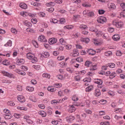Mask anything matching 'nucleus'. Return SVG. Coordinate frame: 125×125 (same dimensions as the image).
<instances>
[{"instance_id": "obj_1", "label": "nucleus", "mask_w": 125, "mask_h": 125, "mask_svg": "<svg viewBox=\"0 0 125 125\" xmlns=\"http://www.w3.org/2000/svg\"><path fill=\"white\" fill-rule=\"evenodd\" d=\"M1 73L3 74L4 75L7 76L10 78H15V77L14 75L11 73H9L8 72H6L5 71H2L1 72Z\"/></svg>"}, {"instance_id": "obj_2", "label": "nucleus", "mask_w": 125, "mask_h": 125, "mask_svg": "<svg viewBox=\"0 0 125 125\" xmlns=\"http://www.w3.org/2000/svg\"><path fill=\"white\" fill-rule=\"evenodd\" d=\"M106 18L104 17H101L100 18H98L97 20V21L99 23H102L106 22Z\"/></svg>"}, {"instance_id": "obj_3", "label": "nucleus", "mask_w": 125, "mask_h": 125, "mask_svg": "<svg viewBox=\"0 0 125 125\" xmlns=\"http://www.w3.org/2000/svg\"><path fill=\"white\" fill-rule=\"evenodd\" d=\"M38 40L39 41L44 42H47V40L45 39V37L43 35L40 36L38 38Z\"/></svg>"}, {"instance_id": "obj_4", "label": "nucleus", "mask_w": 125, "mask_h": 125, "mask_svg": "<svg viewBox=\"0 0 125 125\" xmlns=\"http://www.w3.org/2000/svg\"><path fill=\"white\" fill-rule=\"evenodd\" d=\"M67 121L68 123H70L71 121L75 119V117L72 115H70L66 118Z\"/></svg>"}, {"instance_id": "obj_5", "label": "nucleus", "mask_w": 125, "mask_h": 125, "mask_svg": "<svg viewBox=\"0 0 125 125\" xmlns=\"http://www.w3.org/2000/svg\"><path fill=\"white\" fill-rule=\"evenodd\" d=\"M57 41L56 39L54 38H52L49 39V43L50 44H52L56 43Z\"/></svg>"}, {"instance_id": "obj_6", "label": "nucleus", "mask_w": 125, "mask_h": 125, "mask_svg": "<svg viewBox=\"0 0 125 125\" xmlns=\"http://www.w3.org/2000/svg\"><path fill=\"white\" fill-rule=\"evenodd\" d=\"M18 99L20 102L23 103L25 101V99L24 96L22 95H20L18 97Z\"/></svg>"}, {"instance_id": "obj_7", "label": "nucleus", "mask_w": 125, "mask_h": 125, "mask_svg": "<svg viewBox=\"0 0 125 125\" xmlns=\"http://www.w3.org/2000/svg\"><path fill=\"white\" fill-rule=\"evenodd\" d=\"M115 26L117 28H120L123 26V23L122 22H118L116 23Z\"/></svg>"}, {"instance_id": "obj_8", "label": "nucleus", "mask_w": 125, "mask_h": 125, "mask_svg": "<svg viewBox=\"0 0 125 125\" xmlns=\"http://www.w3.org/2000/svg\"><path fill=\"white\" fill-rule=\"evenodd\" d=\"M87 52L89 54L93 55L95 54L96 52L95 51L93 50V49H90L88 50Z\"/></svg>"}, {"instance_id": "obj_9", "label": "nucleus", "mask_w": 125, "mask_h": 125, "mask_svg": "<svg viewBox=\"0 0 125 125\" xmlns=\"http://www.w3.org/2000/svg\"><path fill=\"white\" fill-rule=\"evenodd\" d=\"M94 83L98 84L101 85L102 84L103 81L101 79H95L94 80Z\"/></svg>"}, {"instance_id": "obj_10", "label": "nucleus", "mask_w": 125, "mask_h": 125, "mask_svg": "<svg viewBox=\"0 0 125 125\" xmlns=\"http://www.w3.org/2000/svg\"><path fill=\"white\" fill-rule=\"evenodd\" d=\"M93 86L91 85L87 87L86 89V91L87 92H89L92 90L93 89Z\"/></svg>"}, {"instance_id": "obj_11", "label": "nucleus", "mask_w": 125, "mask_h": 125, "mask_svg": "<svg viewBox=\"0 0 125 125\" xmlns=\"http://www.w3.org/2000/svg\"><path fill=\"white\" fill-rule=\"evenodd\" d=\"M81 41L82 42H83L87 43L90 41L89 39L87 38H81Z\"/></svg>"}, {"instance_id": "obj_12", "label": "nucleus", "mask_w": 125, "mask_h": 125, "mask_svg": "<svg viewBox=\"0 0 125 125\" xmlns=\"http://www.w3.org/2000/svg\"><path fill=\"white\" fill-rule=\"evenodd\" d=\"M108 7L112 9H115L116 7L115 5L113 3H109L108 4Z\"/></svg>"}, {"instance_id": "obj_13", "label": "nucleus", "mask_w": 125, "mask_h": 125, "mask_svg": "<svg viewBox=\"0 0 125 125\" xmlns=\"http://www.w3.org/2000/svg\"><path fill=\"white\" fill-rule=\"evenodd\" d=\"M42 56L45 58H47L49 56V52H43L41 54Z\"/></svg>"}, {"instance_id": "obj_14", "label": "nucleus", "mask_w": 125, "mask_h": 125, "mask_svg": "<svg viewBox=\"0 0 125 125\" xmlns=\"http://www.w3.org/2000/svg\"><path fill=\"white\" fill-rule=\"evenodd\" d=\"M12 117V115L10 113H7L4 116L5 118L6 119H10Z\"/></svg>"}, {"instance_id": "obj_15", "label": "nucleus", "mask_w": 125, "mask_h": 125, "mask_svg": "<svg viewBox=\"0 0 125 125\" xmlns=\"http://www.w3.org/2000/svg\"><path fill=\"white\" fill-rule=\"evenodd\" d=\"M112 38L113 40L115 41L119 40L120 38L118 34H115L114 35Z\"/></svg>"}, {"instance_id": "obj_16", "label": "nucleus", "mask_w": 125, "mask_h": 125, "mask_svg": "<svg viewBox=\"0 0 125 125\" xmlns=\"http://www.w3.org/2000/svg\"><path fill=\"white\" fill-rule=\"evenodd\" d=\"M20 6L21 8L26 9L27 8V5L24 3H21L20 4Z\"/></svg>"}, {"instance_id": "obj_17", "label": "nucleus", "mask_w": 125, "mask_h": 125, "mask_svg": "<svg viewBox=\"0 0 125 125\" xmlns=\"http://www.w3.org/2000/svg\"><path fill=\"white\" fill-rule=\"evenodd\" d=\"M95 94L97 97H98L100 95L101 93L99 89H96L95 90Z\"/></svg>"}, {"instance_id": "obj_18", "label": "nucleus", "mask_w": 125, "mask_h": 125, "mask_svg": "<svg viewBox=\"0 0 125 125\" xmlns=\"http://www.w3.org/2000/svg\"><path fill=\"white\" fill-rule=\"evenodd\" d=\"M15 71L16 72L18 73L19 74L22 75H24L25 74V73L23 71H20L18 69L16 70Z\"/></svg>"}, {"instance_id": "obj_19", "label": "nucleus", "mask_w": 125, "mask_h": 125, "mask_svg": "<svg viewBox=\"0 0 125 125\" xmlns=\"http://www.w3.org/2000/svg\"><path fill=\"white\" fill-rule=\"evenodd\" d=\"M92 65V62L91 61H87L85 62V65L87 67H89Z\"/></svg>"}, {"instance_id": "obj_20", "label": "nucleus", "mask_w": 125, "mask_h": 125, "mask_svg": "<svg viewBox=\"0 0 125 125\" xmlns=\"http://www.w3.org/2000/svg\"><path fill=\"white\" fill-rule=\"evenodd\" d=\"M107 67L109 66L110 68H114L115 66V64L114 63H108L106 65Z\"/></svg>"}, {"instance_id": "obj_21", "label": "nucleus", "mask_w": 125, "mask_h": 125, "mask_svg": "<svg viewBox=\"0 0 125 125\" xmlns=\"http://www.w3.org/2000/svg\"><path fill=\"white\" fill-rule=\"evenodd\" d=\"M38 113L43 117H45L46 116V113L43 111H40L38 112Z\"/></svg>"}, {"instance_id": "obj_22", "label": "nucleus", "mask_w": 125, "mask_h": 125, "mask_svg": "<svg viewBox=\"0 0 125 125\" xmlns=\"http://www.w3.org/2000/svg\"><path fill=\"white\" fill-rule=\"evenodd\" d=\"M30 60H31V62L33 63H35L37 61V58L35 57L34 55Z\"/></svg>"}, {"instance_id": "obj_23", "label": "nucleus", "mask_w": 125, "mask_h": 125, "mask_svg": "<svg viewBox=\"0 0 125 125\" xmlns=\"http://www.w3.org/2000/svg\"><path fill=\"white\" fill-rule=\"evenodd\" d=\"M112 55V53L111 51H108L106 52L105 53L104 55L106 56H109Z\"/></svg>"}, {"instance_id": "obj_24", "label": "nucleus", "mask_w": 125, "mask_h": 125, "mask_svg": "<svg viewBox=\"0 0 125 125\" xmlns=\"http://www.w3.org/2000/svg\"><path fill=\"white\" fill-rule=\"evenodd\" d=\"M48 64L50 66L54 67L55 66V64L52 61H51L48 62Z\"/></svg>"}, {"instance_id": "obj_25", "label": "nucleus", "mask_w": 125, "mask_h": 125, "mask_svg": "<svg viewBox=\"0 0 125 125\" xmlns=\"http://www.w3.org/2000/svg\"><path fill=\"white\" fill-rule=\"evenodd\" d=\"M60 100H53L51 101V103L53 104H56L57 103H59Z\"/></svg>"}, {"instance_id": "obj_26", "label": "nucleus", "mask_w": 125, "mask_h": 125, "mask_svg": "<svg viewBox=\"0 0 125 125\" xmlns=\"http://www.w3.org/2000/svg\"><path fill=\"white\" fill-rule=\"evenodd\" d=\"M24 60L23 59H18L16 62L17 64L18 65H21L20 63L22 64L23 63Z\"/></svg>"}, {"instance_id": "obj_27", "label": "nucleus", "mask_w": 125, "mask_h": 125, "mask_svg": "<svg viewBox=\"0 0 125 125\" xmlns=\"http://www.w3.org/2000/svg\"><path fill=\"white\" fill-rule=\"evenodd\" d=\"M73 57H76L79 55V53L77 50H75L73 51Z\"/></svg>"}, {"instance_id": "obj_28", "label": "nucleus", "mask_w": 125, "mask_h": 125, "mask_svg": "<svg viewBox=\"0 0 125 125\" xmlns=\"http://www.w3.org/2000/svg\"><path fill=\"white\" fill-rule=\"evenodd\" d=\"M46 5L47 6H54L55 5V3L54 2H50L46 3Z\"/></svg>"}, {"instance_id": "obj_29", "label": "nucleus", "mask_w": 125, "mask_h": 125, "mask_svg": "<svg viewBox=\"0 0 125 125\" xmlns=\"http://www.w3.org/2000/svg\"><path fill=\"white\" fill-rule=\"evenodd\" d=\"M26 89L29 92H32L34 90V88L33 87H30L29 86H27L26 87Z\"/></svg>"}, {"instance_id": "obj_30", "label": "nucleus", "mask_w": 125, "mask_h": 125, "mask_svg": "<svg viewBox=\"0 0 125 125\" xmlns=\"http://www.w3.org/2000/svg\"><path fill=\"white\" fill-rule=\"evenodd\" d=\"M7 104L8 105L11 106H13L15 105V104L14 103L11 101H8L7 102Z\"/></svg>"}, {"instance_id": "obj_31", "label": "nucleus", "mask_w": 125, "mask_h": 125, "mask_svg": "<svg viewBox=\"0 0 125 125\" xmlns=\"http://www.w3.org/2000/svg\"><path fill=\"white\" fill-rule=\"evenodd\" d=\"M116 73L115 72H113L112 73H110V74L109 76V78L111 79H112L114 78L116 76Z\"/></svg>"}, {"instance_id": "obj_32", "label": "nucleus", "mask_w": 125, "mask_h": 125, "mask_svg": "<svg viewBox=\"0 0 125 125\" xmlns=\"http://www.w3.org/2000/svg\"><path fill=\"white\" fill-rule=\"evenodd\" d=\"M42 76L43 77L47 78H49L50 77V75L47 73H44L42 74Z\"/></svg>"}, {"instance_id": "obj_33", "label": "nucleus", "mask_w": 125, "mask_h": 125, "mask_svg": "<svg viewBox=\"0 0 125 125\" xmlns=\"http://www.w3.org/2000/svg\"><path fill=\"white\" fill-rule=\"evenodd\" d=\"M79 28H80L82 29H86L87 28V27L86 25L83 24L79 26Z\"/></svg>"}, {"instance_id": "obj_34", "label": "nucleus", "mask_w": 125, "mask_h": 125, "mask_svg": "<svg viewBox=\"0 0 125 125\" xmlns=\"http://www.w3.org/2000/svg\"><path fill=\"white\" fill-rule=\"evenodd\" d=\"M17 109H20V110H24L25 111H26L27 110V108L26 107H19L18 106L17 107Z\"/></svg>"}, {"instance_id": "obj_35", "label": "nucleus", "mask_w": 125, "mask_h": 125, "mask_svg": "<svg viewBox=\"0 0 125 125\" xmlns=\"http://www.w3.org/2000/svg\"><path fill=\"white\" fill-rule=\"evenodd\" d=\"M2 63L3 64L5 65H8L10 64L9 62L7 60H5L3 61Z\"/></svg>"}, {"instance_id": "obj_36", "label": "nucleus", "mask_w": 125, "mask_h": 125, "mask_svg": "<svg viewBox=\"0 0 125 125\" xmlns=\"http://www.w3.org/2000/svg\"><path fill=\"white\" fill-rule=\"evenodd\" d=\"M12 45V42L10 40H9L8 41L7 43L4 45V46H10Z\"/></svg>"}, {"instance_id": "obj_37", "label": "nucleus", "mask_w": 125, "mask_h": 125, "mask_svg": "<svg viewBox=\"0 0 125 125\" xmlns=\"http://www.w3.org/2000/svg\"><path fill=\"white\" fill-rule=\"evenodd\" d=\"M60 66L62 67H64L67 64L66 63H65L63 62H62L59 63Z\"/></svg>"}, {"instance_id": "obj_38", "label": "nucleus", "mask_w": 125, "mask_h": 125, "mask_svg": "<svg viewBox=\"0 0 125 125\" xmlns=\"http://www.w3.org/2000/svg\"><path fill=\"white\" fill-rule=\"evenodd\" d=\"M91 79L90 78H86L83 79V81L85 82H91Z\"/></svg>"}, {"instance_id": "obj_39", "label": "nucleus", "mask_w": 125, "mask_h": 125, "mask_svg": "<svg viewBox=\"0 0 125 125\" xmlns=\"http://www.w3.org/2000/svg\"><path fill=\"white\" fill-rule=\"evenodd\" d=\"M107 101L106 100H104L102 99L100 100L99 102L101 104H106Z\"/></svg>"}, {"instance_id": "obj_40", "label": "nucleus", "mask_w": 125, "mask_h": 125, "mask_svg": "<svg viewBox=\"0 0 125 125\" xmlns=\"http://www.w3.org/2000/svg\"><path fill=\"white\" fill-rule=\"evenodd\" d=\"M59 22L61 24H63L65 22V20L64 18H60L59 19Z\"/></svg>"}, {"instance_id": "obj_41", "label": "nucleus", "mask_w": 125, "mask_h": 125, "mask_svg": "<svg viewBox=\"0 0 125 125\" xmlns=\"http://www.w3.org/2000/svg\"><path fill=\"white\" fill-rule=\"evenodd\" d=\"M20 14L21 15L24 17L26 16H27V14L26 12H24L22 11L20 13Z\"/></svg>"}, {"instance_id": "obj_42", "label": "nucleus", "mask_w": 125, "mask_h": 125, "mask_svg": "<svg viewBox=\"0 0 125 125\" xmlns=\"http://www.w3.org/2000/svg\"><path fill=\"white\" fill-rule=\"evenodd\" d=\"M50 21L51 22H52L54 23H56L58 21L57 20L55 19H53L50 20Z\"/></svg>"}, {"instance_id": "obj_43", "label": "nucleus", "mask_w": 125, "mask_h": 125, "mask_svg": "<svg viewBox=\"0 0 125 125\" xmlns=\"http://www.w3.org/2000/svg\"><path fill=\"white\" fill-rule=\"evenodd\" d=\"M90 30L91 31L93 32H96L98 31V29L96 28H90Z\"/></svg>"}, {"instance_id": "obj_44", "label": "nucleus", "mask_w": 125, "mask_h": 125, "mask_svg": "<svg viewBox=\"0 0 125 125\" xmlns=\"http://www.w3.org/2000/svg\"><path fill=\"white\" fill-rule=\"evenodd\" d=\"M25 25L29 27H31L32 26L31 23L28 22H25Z\"/></svg>"}, {"instance_id": "obj_45", "label": "nucleus", "mask_w": 125, "mask_h": 125, "mask_svg": "<svg viewBox=\"0 0 125 125\" xmlns=\"http://www.w3.org/2000/svg\"><path fill=\"white\" fill-rule=\"evenodd\" d=\"M116 54L117 56H120L122 55V53L121 52V51L118 50L116 51Z\"/></svg>"}, {"instance_id": "obj_46", "label": "nucleus", "mask_w": 125, "mask_h": 125, "mask_svg": "<svg viewBox=\"0 0 125 125\" xmlns=\"http://www.w3.org/2000/svg\"><path fill=\"white\" fill-rule=\"evenodd\" d=\"M101 125H110L109 122H104L100 123Z\"/></svg>"}, {"instance_id": "obj_47", "label": "nucleus", "mask_w": 125, "mask_h": 125, "mask_svg": "<svg viewBox=\"0 0 125 125\" xmlns=\"http://www.w3.org/2000/svg\"><path fill=\"white\" fill-rule=\"evenodd\" d=\"M121 7L123 9V10L124 11H125V3H123L120 4Z\"/></svg>"}, {"instance_id": "obj_48", "label": "nucleus", "mask_w": 125, "mask_h": 125, "mask_svg": "<svg viewBox=\"0 0 125 125\" xmlns=\"http://www.w3.org/2000/svg\"><path fill=\"white\" fill-rule=\"evenodd\" d=\"M32 43L35 47L37 48L38 47V44L35 41H33L32 42Z\"/></svg>"}, {"instance_id": "obj_49", "label": "nucleus", "mask_w": 125, "mask_h": 125, "mask_svg": "<svg viewBox=\"0 0 125 125\" xmlns=\"http://www.w3.org/2000/svg\"><path fill=\"white\" fill-rule=\"evenodd\" d=\"M32 67L35 68L36 70H39L40 68V65H33L32 66Z\"/></svg>"}, {"instance_id": "obj_50", "label": "nucleus", "mask_w": 125, "mask_h": 125, "mask_svg": "<svg viewBox=\"0 0 125 125\" xmlns=\"http://www.w3.org/2000/svg\"><path fill=\"white\" fill-rule=\"evenodd\" d=\"M54 84V86L57 88H59L60 87H61L62 86V84L60 83H56Z\"/></svg>"}, {"instance_id": "obj_51", "label": "nucleus", "mask_w": 125, "mask_h": 125, "mask_svg": "<svg viewBox=\"0 0 125 125\" xmlns=\"http://www.w3.org/2000/svg\"><path fill=\"white\" fill-rule=\"evenodd\" d=\"M72 100L74 101H76L78 100V98L75 96H73L72 98Z\"/></svg>"}, {"instance_id": "obj_52", "label": "nucleus", "mask_w": 125, "mask_h": 125, "mask_svg": "<svg viewBox=\"0 0 125 125\" xmlns=\"http://www.w3.org/2000/svg\"><path fill=\"white\" fill-rule=\"evenodd\" d=\"M81 78L79 75L77 76H75V80L77 81L80 80Z\"/></svg>"}, {"instance_id": "obj_53", "label": "nucleus", "mask_w": 125, "mask_h": 125, "mask_svg": "<svg viewBox=\"0 0 125 125\" xmlns=\"http://www.w3.org/2000/svg\"><path fill=\"white\" fill-rule=\"evenodd\" d=\"M64 47L66 48L67 49H70L72 47V46L71 45H64Z\"/></svg>"}, {"instance_id": "obj_54", "label": "nucleus", "mask_w": 125, "mask_h": 125, "mask_svg": "<svg viewBox=\"0 0 125 125\" xmlns=\"http://www.w3.org/2000/svg\"><path fill=\"white\" fill-rule=\"evenodd\" d=\"M21 67L22 70L23 71H26L28 69V68H27V67L24 66L22 65L21 66Z\"/></svg>"}, {"instance_id": "obj_55", "label": "nucleus", "mask_w": 125, "mask_h": 125, "mask_svg": "<svg viewBox=\"0 0 125 125\" xmlns=\"http://www.w3.org/2000/svg\"><path fill=\"white\" fill-rule=\"evenodd\" d=\"M76 60L77 61H78L79 62H83V58L80 57L77 58L76 59Z\"/></svg>"}, {"instance_id": "obj_56", "label": "nucleus", "mask_w": 125, "mask_h": 125, "mask_svg": "<svg viewBox=\"0 0 125 125\" xmlns=\"http://www.w3.org/2000/svg\"><path fill=\"white\" fill-rule=\"evenodd\" d=\"M59 41L60 43L62 45H65L64 41L63 39L61 38L59 40Z\"/></svg>"}, {"instance_id": "obj_57", "label": "nucleus", "mask_w": 125, "mask_h": 125, "mask_svg": "<svg viewBox=\"0 0 125 125\" xmlns=\"http://www.w3.org/2000/svg\"><path fill=\"white\" fill-rule=\"evenodd\" d=\"M47 11L49 12H52L54 10V9L53 8H51L47 10Z\"/></svg>"}, {"instance_id": "obj_58", "label": "nucleus", "mask_w": 125, "mask_h": 125, "mask_svg": "<svg viewBox=\"0 0 125 125\" xmlns=\"http://www.w3.org/2000/svg\"><path fill=\"white\" fill-rule=\"evenodd\" d=\"M80 17V16L79 15H75L73 16V18L74 19H78Z\"/></svg>"}, {"instance_id": "obj_59", "label": "nucleus", "mask_w": 125, "mask_h": 125, "mask_svg": "<svg viewBox=\"0 0 125 125\" xmlns=\"http://www.w3.org/2000/svg\"><path fill=\"white\" fill-rule=\"evenodd\" d=\"M105 11L104 10H98L99 13L100 14H103Z\"/></svg>"}, {"instance_id": "obj_60", "label": "nucleus", "mask_w": 125, "mask_h": 125, "mask_svg": "<svg viewBox=\"0 0 125 125\" xmlns=\"http://www.w3.org/2000/svg\"><path fill=\"white\" fill-rule=\"evenodd\" d=\"M88 15L90 17H92L94 16V14L93 12L92 11L89 12L88 13Z\"/></svg>"}, {"instance_id": "obj_61", "label": "nucleus", "mask_w": 125, "mask_h": 125, "mask_svg": "<svg viewBox=\"0 0 125 125\" xmlns=\"http://www.w3.org/2000/svg\"><path fill=\"white\" fill-rule=\"evenodd\" d=\"M11 31L12 33H14L15 34H16L17 33V31L16 29H11Z\"/></svg>"}, {"instance_id": "obj_62", "label": "nucleus", "mask_w": 125, "mask_h": 125, "mask_svg": "<svg viewBox=\"0 0 125 125\" xmlns=\"http://www.w3.org/2000/svg\"><path fill=\"white\" fill-rule=\"evenodd\" d=\"M108 31L110 32H112L114 31V29L113 28L111 27L109 28L108 29Z\"/></svg>"}, {"instance_id": "obj_63", "label": "nucleus", "mask_w": 125, "mask_h": 125, "mask_svg": "<svg viewBox=\"0 0 125 125\" xmlns=\"http://www.w3.org/2000/svg\"><path fill=\"white\" fill-rule=\"evenodd\" d=\"M105 113L104 111H100L99 112V115H105Z\"/></svg>"}, {"instance_id": "obj_64", "label": "nucleus", "mask_w": 125, "mask_h": 125, "mask_svg": "<svg viewBox=\"0 0 125 125\" xmlns=\"http://www.w3.org/2000/svg\"><path fill=\"white\" fill-rule=\"evenodd\" d=\"M31 84H33L35 85L37 83V82L34 79L32 80L31 81Z\"/></svg>"}]
</instances>
